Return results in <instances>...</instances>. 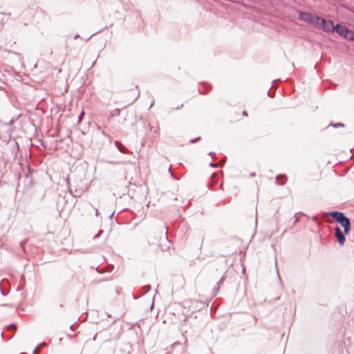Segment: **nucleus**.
I'll return each instance as SVG.
<instances>
[{"label": "nucleus", "instance_id": "nucleus-1", "mask_svg": "<svg viewBox=\"0 0 354 354\" xmlns=\"http://www.w3.org/2000/svg\"><path fill=\"white\" fill-rule=\"evenodd\" d=\"M330 215L344 227V234H347L351 230V223L348 218L344 213L339 212H331Z\"/></svg>", "mask_w": 354, "mask_h": 354}, {"label": "nucleus", "instance_id": "nucleus-2", "mask_svg": "<svg viewBox=\"0 0 354 354\" xmlns=\"http://www.w3.org/2000/svg\"><path fill=\"white\" fill-rule=\"evenodd\" d=\"M299 19L305 22L313 24L315 26H320L321 17L317 15H314L312 13L306 12H299Z\"/></svg>", "mask_w": 354, "mask_h": 354}, {"label": "nucleus", "instance_id": "nucleus-3", "mask_svg": "<svg viewBox=\"0 0 354 354\" xmlns=\"http://www.w3.org/2000/svg\"><path fill=\"white\" fill-rule=\"evenodd\" d=\"M320 25H322V28L325 32H334L335 26H334V23L332 20H326L324 18L321 17L320 19Z\"/></svg>", "mask_w": 354, "mask_h": 354}, {"label": "nucleus", "instance_id": "nucleus-4", "mask_svg": "<svg viewBox=\"0 0 354 354\" xmlns=\"http://www.w3.org/2000/svg\"><path fill=\"white\" fill-rule=\"evenodd\" d=\"M335 236L337 239L338 243L339 245H342L344 244L346 239L344 236V232H343L341 230V228L339 226H335Z\"/></svg>", "mask_w": 354, "mask_h": 354}, {"label": "nucleus", "instance_id": "nucleus-5", "mask_svg": "<svg viewBox=\"0 0 354 354\" xmlns=\"http://www.w3.org/2000/svg\"><path fill=\"white\" fill-rule=\"evenodd\" d=\"M335 31L340 36L345 37L346 34L348 32V28L346 26L338 24L335 26Z\"/></svg>", "mask_w": 354, "mask_h": 354}, {"label": "nucleus", "instance_id": "nucleus-6", "mask_svg": "<svg viewBox=\"0 0 354 354\" xmlns=\"http://www.w3.org/2000/svg\"><path fill=\"white\" fill-rule=\"evenodd\" d=\"M115 147H117V149L122 153H127L129 152V150L127 149V148L124 146L121 142H120L119 141H115Z\"/></svg>", "mask_w": 354, "mask_h": 354}, {"label": "nucleus", "instance_id": "nucleus-7", "mask_svg": "<svg viewBox=\"0 0 354 354\" xmlns=\"http://www.w3.org/2000/svg\"><path fill=\"white\" fill-rule=\"evenodd\" d=\"M276 181L279 185H283L286 183V177L285 175H278L276 176Z\"/></svg>", "mask_w": 354, "mask_h": 354}, {"label": "nucleus", "instance_id": "nucleus-8", "mask_svg": "<svg viewBox=\"0 0 354 354\" xmlns=\"http://www.w3.org/2000/svg\"><path fill=\"white\" fill-rule=\"evenodd\" d=\"M344 38L351 41H354V31L348 29V32L346 34Z\"/></svg>", "mask_w": 354, "mask_h": 354}, {"label": "nucleus", "instance_id": "nucleus-9", "mask_svg": "<svg viewBox=\"0 0 354 354\" xmlns=\"http://www.w3.org/2000/svg\"><path fill=\"white\" fill-rule=\"evenodd\" d=\"M44 346V342H41L39 344V346L35 348V350L32 352V354H37V353L40 351V348Z\"/></svg>", "mask_w": 354, "mask_h": 354}, {"label": "nucleus", "instance_id": "nucleus-10", "mask_svg": "<svg viewBox=\"0 0 354 354\" xmlns=\"http://www.w3.org/2000/svg\"><path fill=\"white\" fill-rule=\"evenodd\" d=\"M8 330H12V331L15 332L17 330V327L15 324H10L6 327Z\"/></svg>", "mask_w": 354, "mask_h": 354}, {"label": "nucleus", "instance_id": "nucleus-11", "mask_svg": "<svg viewBox=\"0 0 354 354\" xmlns=\"http://www.w3.org/2000/svg\"><path fill=\"white\" fill-rule=\"evenodd\" d=\"M84 115V112L82 111L81 113L80 114V115L78 116V122L79 123L82 121Z\"/></svg>", "mask_w": 354, "mask_h": 354}, {"label": "nucleus", "instance_id": "nucleus-12", "mask_svg": "<svg viewBox=\"0 0 354 354\" xmlns=\"http://www.w3.org/2000/svg\"><path fill=\"white\" fill-rule=\"evenodd\" d=\"M169 173L171 174V176L174 179H176V180H179V178H176V177L174 176V174L171 172V168H169Z\"/></svg>", "mask_w": 354, "mask_h": 354}, {"label": "nucleus", "instance_id": "nucleus-13", "mask_svg": "<svg viewBox=\"0 0 354 354\" xmlns=\"http://www.w3.org/2000/svg\"><path fill=\"white\" fill-rule=\"evenodd\" d=\"M200 139H201V138H200V137H198V138H195V139H192V140H190V142H192V143H194V142H196V141L199 140Z\"/></svg>", "mask_w": 354, "mask_h": 354}, {"label": "nucleus", "instance_id": "nucleus-14", "mask_svg": "<svg viewBox=\"0 0 354 354\" xmlns=\"http://www.w3.org/2000/svg\"><path fill=\"white\" fill-rule=\"evenodd\" d=\"M333 126H334V127H344V124L342 123H337V124H335Z\"/></svg>", "mask_w": 354, "mask_h": 354}, {"label": "nucleus", "instance_id": "nucleus-15", "mask_svg": "<svg viewBox=\"0 0 354 354\" xmlns=\"http://www.w3.org/2000/svg\"><path fill=\"white\" fill-rule=\"evenodd\" d=\"M209 166H210V167H216V164H214V163L211 162V163L209 164Z\"/></svg>", "mask_w": 354, "mask_h": 354}, {"label": "nucleus", "instance_id": "nucleus-16", "mask_svg": "<svg viewBox=\"0 0 354 354\" xmlns=\"http://www.w3.org/2000/svg\"><path fill=\"white\" fill-rule=\"evenodd\" d=\"M209 155L211 156L212 157V158L214 159L213 156H215V153L214 152H209Z\"/></svg>", "mask_w": 354, "mask_h": 354}, {"label": "nucleus", "instance_id": "nucleus-17", "mask_svg": "<svg viewBox=\"0 0 354 354\" xmlns=\"http://www.w3.org/2000/svg\"><path fill=\"white\" fill-rule=\"evenodd\" d=\"M145 288H147L146 290H145V292H147L150 290V286H147Z\"/></svg>", "mask_w": 354, "mask_h": 354}, {"label": "nucleus", "instance_id": "nucleus-18", "mask_svg": "<svg viewBox=\"0 0 354 354\" xmlns=\"http://www.w3.org/2000/svg\"><path fill=\"white\" fill-rule=\"evenodd\" d=\"M223 283V279H221L217 283L218 285H220Z\"/></svg>", "mask_w": 354, "mask_h": 354}, {"label": "nucleus", "instance_id": "nucleus-19", "mask_svg": "<svg viewBox=\"0 0 354 354\" xmlns=\"http://www.w3.org/2000/svg\"><path fill=\"white\" fill-rule=\"evenodd\" d=\"M243 115H245V116H248V113L245 111L243 112Z\"/></svg>", "mask_w": 354, "mask_h": 354}, {"label": "nucleus", "instance_id": "nucleus-20", "mask_svg": "<svg viewBox=\"0 0 354 354\" xmlns=\"http://www.w3.org/2000/svg\"><path fill=\"white\" fill-rule=\"evenodd\" d=\"M98 214H99L98 209L97 208H95V215L97 216Z\"/></svg>", "mask_w": 354, "mask_h": 354}, {"label": "nucleus", "instance_id": "nucleus-21", "mask_svg": "<svg viewBox=\"0 0 354 354\" xmlns=\"http://www.w3.org/2000/svg\"><path fill=\"white\" fill-rule=\"evenodd\" d=\"M3 245V241L2 239H0V247Z\"/></svg>", "mask_w": 354, "mask_h": 354}, {"label": "nucleus", "instance_id": "nucleus-22", "mask_svg": "<svg viewBox=\"0 0 354 354\" xmlns=\"http://www.w3.org/2000/svg\"><path fill=\"white\" fill-rule=\"evenodd\" d=\"M24 242H21V247L23 248V245H24Z\"/></svg>", "mask_w": 354, "mask_h": 354}, {"label": "nucleus", "instance_id": "nucleus-23", "mask_svg": "<svg viewBox=\"0 0 354 354\" xmlns=\"http://www.w3.org/2000/svg\"><path fill=\"white\" fill-rule=\"evenodd\" d=\"M78 37H79V35H77L75 36V39L78 38Z\"/></svg>", "mask_w": 354, "mask_h": 354}]
</instances>
